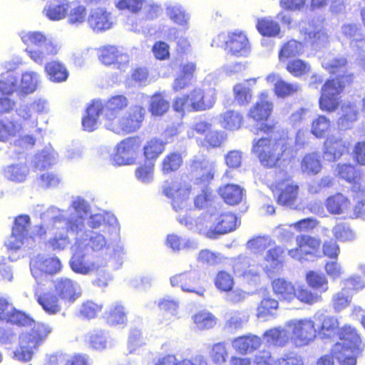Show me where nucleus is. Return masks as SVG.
I'll return each instance as SVG.
<instances>
[{
  "label": "nucleus",
  "mask_w": 365,
  "mask_h": 365,
  "mask_svg": "<svg viewBox=\"0 0 365 365\" xmlns=\"http://www.w3.org/2000/svg\"><path fill=\"white\" fill-rule=\"evenodd\" d=\"M138 149L136 140L131 138L123 140L116 146V153L113 158L114 163L118 165L133 164L136 159Z\"/></svg>",
  "instance_id": "412c9836"
},
{
  "label": "nucleus",
  "mask_w": 365,
  "mask_h": 365,
  "mask_svg": "<svg viewBox=\"0 0 365 365\" xmlns=\"http://www.w3.org/2000/svg\"><path fill=\"white\" fill-rule=\"evenodd\" d=\"M45 71L49 80L56 83L63 82L68 77V71L66 66L56 61L47 63L45 66Z\"/></svg>",
  "instance_id": "a18cd8bd"
},
{
  "label": "nucleus",
  "mask_w": 365,
  "mask_h": 365,
  "mask_svg": "<svg viewBox=\"0 0 365 365\" xmlns=\"http://www.w3.org/2000/svg\"><path fill=\"white\" fill-rule=\"evenodd\" d=\"M215 101L216 92L214 89L205 93L200 88H195L188 96L177 98L173 108L178 112L205 110L212 108Z\"/></svg>",
  "instance_id": "423d86ee"
},
{
  "label": "nucleus",
  "mask_w": 365,
  "mask_h": 365,
  "mask_svg": "<svg viewBox=\"0 0 365 365\" xmlns=\"http://www.w3.org/2000/svg\"><path fill=\"white\" fill-rule=\"evenodd\" d=\"M348 145V143L339 133L327 135L323 145L325 159L331 162L338 160L346 152Z\"/></svg>",
  "instance_id": "6ab92c4d"
},
{
  "label": "nucleus",
  "mask_w": 365,
  "mask_h": 365,
  "mask_svg": "<svg viewBox=\"0 0 365 365\" xmlns=\"http://www.w3.org/2000/svg\"><path fill=\"white\" fill-rule=\"evenodd\" d=\"M243 117L240 113L227 110L218 116V122L220 126L226 130H238L242 124Z\"/></svg>",
  "instance_id": "79ce46f5"
},
{
  "label": "nucleus",
  "mask_w": 365,
  "mask_h": 365,
  "mask_svg": "<svg viewBox=\"0 0 365 365\" xmlns=\"http://www.w3.org/2000/svg\"><path fill=\"white\" fill-rule=\"evenodd\" d=\"M338 335L339 341L332 348L336 353L343 349L348 352L351 350L353 353H361L364 349L365 345L355 328L345 325L339 330Z\"/></svg>",
  "instance_id": "f8f14e48"
},
{
  "label": "nucleus",
  "mask_w": 365,
  "mask_h": 365,
  "mask_svg": "<svg viewBox=\"0 0 365 365\" xmlns=\"http://www.w3.org/2000/svg\"><path fill=\"white\" fill-rule=\"evenodd\" d=\"M145 114V109L139 105L130 107L126 115L110 123H106V126L110 130L118 134H128L135 132L142 125Z\"/></svg>",
  "instance_id": "0eeeda50"
},
{
  "label": "nucleus",
  "mask_w": 365,
  "mask_h": 365,
  "mask_svg": "<svg viewBox=\"0 0 365 365\" xmlns=\"http://www.w3.org/2000/svg\"><path fill=\"white\" fill-rule=\"evenodd\" d=\"M143 149L146 159H156L163 152L165 143L162 140L153 138L146 143Z\"/></svg>",
  "instance_id": "e2e57ef3"
},
{
  "label": "nucleus",
  "mask_w": 365,
  "mask_h": 365,
  "mask_svg": "<svg viewBox=\"0 0 365 365\" xmlns=\"http://www.w3.org/2000/svg\"><path fill=\"white\" fill-rule=\"evenodd\" d=\"M90 205L84 199L74 198L67 210L51 207L41 215V225L37 227L38 236L46 240L53 250H63L71 242L68 234L81 239L83 248L89 252L101 250L106 245L105 236L96 232L85 231V219Z\"/></svg>",
  "instance_id": "f257e3e1"
},
{
  "label": "nucleus",
  "mask_w": 365,
  "mask_h": 365,
  "mask_svg": "<svg viewBox=\"0 0 365 365\" xmlns=\"http://www.w3.org/2000/svg\"><path fill=\"white\" fill-rule=\"evenodd\" d=\"M21 38L28 48L26 52L38 65L43 66L49 56H56L61 49V44L53 37H46L40 31H22Z\"/></svg>",
  "instance_id": "20e7f679"
},
{
  "label": "nucleus",
  "mask_w": 365,
  "mask_h": 365,
  "mask_svg": "<svg viewBox=\"0 0 365 365\" xmlns=\"http://www.w3.org/2000/svg\"><path fill=\"white\" fill-rule=\"evenodd\" d=\"M341 33L349 41L353 49L365 51V36L360 25L345 24L341 27Z\"/></svg>",
  "instance_id": "cd10ccee"
},
{
  "label": "nucleus",
  "mask_w": 365,
  "mask_h": 365,
  "mask_svg": "<svg viewBox=\"0 0 365 365\" xmlns=\"http://www.w3.org/2000/svg\"><path fill=\"white\" fill-rule=\"evenodd\" d=\"M69 0H52L44 6L43 13L51 21H61L66 18Z\"/></svg>",
  "instance_id": "2f4dec72"
},
{
  "label": "nucleus",
  "mask_w": 365,
  "mask_h": 365,
  "mask_svg": "<svg viewBox=\"0 0 365 365\" xmlns=\"http://www.w3.org/2000/svg\"><path fill=\"white\" fill-rule=\"evenodd\" d=\"M182 163V158L180 153H170L163 160L162 171L165 174L175 171L180 167Z\"/></svg>",
  "instance_id": "680f3d73"
},
{
  "label": "nucleus",
  "mask_w": 365,
  "mask_h": 365,
  "mask_svg": "<svg viewBox=\"0 0 365 365\" xmlns=\"http://www.w3.org/2000/svg\"><path fill=\"white\" fill-rule=\"evenodd\" d=\"M128 98L122 94L110 97L104 103H102L101 113L106 120V123L114 121L119 116L122 110L128 106Z\"/></svg>",
  "instance_id": "4be33fe9"
},
{
  "label": "nucleus",
  "mask_w": 365,
  "mask_h": 365,
  "mask_svg": "<svg viewBox=\"0 0 365 365\" xmlns=\"http://www.w3.org/2000/svg\"><path fill=\"white\" fill-rule=\"evenodd\" d=\"M256 27L259 33L264 36H277L281 31L279 24L272 16L258 19Z\"/></svg>",
  "instance_id": "09e8293b"
},
{
  "label": "nucleus",
  "mask_w": 365,
  "mask_h": 365,
  "mask_svg": "<svg viewBox=\"0 0 365 365\" xmlns=\"http://www.w3.org/2000/svg\"><path fill=\"white\" fill-rule=\"evenodd\" d=\"M261 267L262 266L255 264L251 258L245 256H240L233 262L235 274L247 279L257 276Z\"/></svg>",
  "instance_id": "473e14b6"
},
{
  "label": "nucleus",
  "mask_w": 365,
  "mask_h": 365,
  "mask_svg": "<svg viewBox=\"0 0 365 365\" xmlns=\"http://www.w3.org/2000/svg\"><path fill=\"white\" fill-rule=\"evenodd\" d=\"M249 315L245 311H235L230 313L226 326L231 329H238L248 321Z\"/></svg>",
  "instance_id": "774afa93"
},
{
  "label": "nucleus",
  "mask_w": 365,
  "mask_h": 365,
  "mask_svg": "<svg viewBox=\"0 0 365 365\" xmlns=\"http://www.w3.org/2000/svg\"><path fill=\"white\" fill-rule=\"evenodd\" d=\"M87 24L93 32L101 33L113 26L114 19L112 14L105 9L98 7L90 11Z\"/></svg>",
  "instance_id": "aec40b11"
},
{
  "label": "nucleus",
  "mask_w": 365,
  "mask_h": 365,
  "mask_svg": "<svg viewBox=\"0 0 365 365\" xmlns=\"http://www.w3.org/2000/svg\"><path fill=\"white\" fill-rule=\"evenodd\" d=\"M314 318L322 322L320 334L324 336L329 337L339 327L338 319L331 316H327L322 312H317Z\"/></svg>",
  "instance_id": "5fc2aeb1"
},
{
  "label": "nucleus",
  "mask_w": 365,
  "mask_h": 365,
  "mask_svg": "<svg viewBox=\"0 0 365 365\" xmlns=\"http://www.w3.org/2000/svg\"><path fill=\"white\" fill-rule=\"evenodd\" d=\"M31 272L36 279L45 274H53L61 269V263L57 257H44L38 255L30 262Z\"/></svg>",
  "instance_id": "a211bd4d"
},
{
  "label": "nucleus",
  "mask_w": 365,
  "mask_h": 365,
  "mask_svg": "<svg viewBox=\"0 0 365 365\" xmlns=\"http://www.w3.org/2000/svg\"><path fill=\"white\" fill-rule=\"evenodd\" d=\"M21 130V125L17 122L0 120V141H8L19 135Z\"/></svg>",
  "instance_id": "13d9d810"
},
{
  "label": "nucleus",
  "mask_w": 365,
  "mask_h": 365,
  "mask_svg": "<svg viewBox=\"0 0 365 365\" xmlns=\"http://www.w3.org/2000/svg\"><path fill=\"white\" fill-rule=\"evenodd\" d=\"M30 217L26 215L18 216L14 222L12 233L6 242L9 250H16L26 243L32 236L29 232Z\"/></svg>",
  "instance_id": "ddd939ff"
},
{
  "label": "nucleus",
  "mask_w": 365,
  "mask_h": 365,
  "mask_svg": "<svg viewBox=\"0 0 365 365\" xmlns=\"http://www.w3.org/2000/svg\"><path fill=\"white\" fill-rule=\"evenodd\" d=\"M0 320L17 325H29L33 319L25 313L16 310L6 299L0 298Z\"/></svg>",
  "instance_id": "b1692460"
},
{
  "label": "nucleus",
  "mask_w": 365,
  "mask_h": 365,
  "mask_svg": "<svg viewBox=\"0 0 365 365\" xmlns=\"http://www.w3.org/2000/svg\"><path fill=\"white\" fill-rule=\"evenodd\" d=\"M284 250L279 246H275L274 247H270L267 250L265 256L264 257V261L269 264L264 265L263 269L266 271L267 274L270 275L274 274L279 269L283 259L282 254Z\"/></svg>",
  "instance_id": "4c0bfd02"
},
{
  "label": "nucleus",
  "mask_w": 365,
  "mask_h": 365,
  "mask_svg": "<svg viewBox=\"0 0 365 365\" xmlns=\"http://www.w3.org/2000/svg\"><path fill=\"white\" fill-rule=\"evenodd\" d=\"M257 78L247 79L233 86L232 92L235 101L240 106H246L252 100V88L257 83Z\"/></svg>",
  "instance_id": "7c9ffc66"
},
{
  "label": "nucleus",
  "mask_w": 365,
  "mask_h": 365,
  "mask_svg": "<svg viewBox=\"0 0 365 365\" xmlns=\"http://www.w3.org/2000/svg\"><path fill=\"white\" fill-rule=\"evenodd\" d=\"M331 122L325 115H319L312 121L310 133L317 138H323L331 130Z\"/></svg>",
  "instance_id": "3c124183"
},
{
  "label": "nucleus",
  "mask_w": 365,
  "mask_h": 365,
  "mask_svg": "<svg viewBox=\"0 0 365 365\" xmlns=\"http://www.w3.org/2000/svg\"><path fill=\"white\" fill-rule=\"evenodd\" d=\"M261 344V338L254 334L240 336L232 341L233 349L244 355L252 353L260 346Z\"/></svg>",
  "instance_id": "72a5a7b5"
},
{
  "label": "nucleus",
  "mask_w": 365,
  "mask_h": 365,
  "mask_svg": "<svg viewBox=\"0 0 365 365\" xmlns=\"http://www.w3.org/2000/svg\"><path fill=\"white\" fill-rule=\"evenodd\" d=\"M191 170L196 178L207 182L214 176L215 165L204 156H199L192 161Z\"/></svg>",
  "instance_id": "c85d7f7f"
},
{
  "label": "nucleus",
  "mask_w": 365,
  "mask_h": 365,
  "mask_svg": "<svg viewBox=\"0 0 365 365\" xmlns=\"http://www.w3.org/2000/svg\"><path fill=\"white\" fill-rule=\"evenodd\" d=\"M35 298L43 309L49 314H56L61 310V299L56 293L46 292H35Z\"/></svg>",
  "instance_id": "f704fd0d"
},
{
  "label": "nucleus",
  "mask_w": 365,
  "mask_h": 365,
  "mask_svg": "<svg viewBox=\"0 0 365 365\" xmlns=\"http://www.w3.org/2000/svg\"><path fill=\"white\" fill-rule=\"evenodd\" d=\"M104 315L110 325H124L127 322L125 309L120 302L113 303L106 311Z\"/></svg>",
  "instance_id": "37998d69"
},
{
  "label": "nucleus",
  "mask_w": 365,
  "mask_h": 365,
  "mask_svg": "<svg viewBox=\"0 0 365 365\" xmlns=\"http://www.w3.org/2000/svg\"><path fill=\"white\" fill-rule=\"evenodd\" d=\"M165 11L168 17L175 24L188 27L190 15L182 6L178 3H169L166 4Z\"/></svg>",
  "instance_id": "ea45409f"
},
{
  "label": "nucleus",
  "mask_w": 365,
  "mask_h": 365,
  "mask_svg": "<svg viewBox=\"0 0 365 365\" xmlns=\"http://www.w3.org/2000/svg\"><path fill=\"white\" fill-rule=\"evenodd\" d=\"M304 51L303 44L296 40H291L284 43L279 53V60L284 61L289 58L301 55Z\"/></svg>",
  "instance_id": "6e6d98bb"
},
{
  "label": "nucleus",
  "mask_w": 365,
  "mask_h": 365,
  "mask_svg": "<svg viewBox=\"0 0 365 365\" xmlns=\"http://www.w3.org/2000/svg\"><path fill=\"white\" fill-rule=\"evenodd\" d=\"M301 88L299 83H289L282 79L277 83L274 93L278 97L285 98L299 92Z\"/></svg>",
  "instance_id": "338daca9"
},
{
  "label": "nucleus",
  "mask_w": 365,
  "mask_h": 365,
  "mask_svg": "<svg viewBox=\"0 0 365 365\" xmlns=\"http://www.w3.org/2000/svg\"><path fill=\"white\" fill-rule=\"evenodd\" d=\"M322 66L331 73L338 75L339 78L344 83H349L353 80V75L349 71V65L345 58L328 53L322 58Z\"/></svg>",
  "instance_id": "4468645a"
},
{
  "label": "nucleus",
  "mask_w": 365,
  "mask_h": 365,
  "mask_svg": "<svg viewBox=\"0 0 365 365\" xmlns=\"http://www.w3.org/2000/svg\"><path fill=\"white\" fill-rule=\"evenodd\" d=\"M290 331L284 327H277L267 330L263 338L267 344L274 346H284L290 341Z\"/></svg>",
  "instance_id": "e433bc0d"
},
{
  "label": "nucleus",
  "mask_w": 365,
  "mask_h": 365,
  "mask_svg": "<svg viewBox=\"0 0 365 365\" xmlns=\"http://www.w3.org/2000/svg\"><path fill=\"white\" fill-rule=\"evenodd\" d=\"M102 102L95 101L86 110V115L82 119L83 129L87 131H93L98 126L99 113H101Z\"/></svg>",
  "instance_id": "a19ab883"
},
{
  "label": "nucleus",
  "mask_w": 365,
  "mask_h": 365,
  "mask_svg": "<svg viewBox=\"0 0 365 365\" xmlns=\"http://www.w3.org/2000/svg\"><path fill=\"white\" fill-rule=\"evenodd\" d=\"M170 103L161 93L153 95L150 101V112L153 115H162L168 111Z\"/></svg>",
  "instance_id": "052dcab7"
},
{
  "label": "nucleus",
  "mask_w": 365,
  "mask_h": 365,
  "mask_svg": "<svg viewBox=\"0 0 365 365\" xmlns=\"http://www.w3.org/2000/svg\"><path fill=\"white\" fill-rule=\"evenodd\" d=\"M274 242L269 237H257L247 243V247L254 254H261L266 249L274 245Z\"/></svg>",
  "instance_id": "0e129e2a"
},
{
  "label": "nucleus",
  "mask_w": 365,
  "mask_h": 365,
  "mask_svg": "<svg viewBox=\"0 0 365 365\" xmlns=\"http://www.w3.org/2000/svg\"><path fill=\"white\" fill-rule=\"evenodd\" d=\"M166 197L171 199L172 205L176 212L187 210L190 203L189 197L191 193L195 194V188L185 181L175 180L168 182L163 188Z\"/></svg>",
  "instance_id": "9d476101"
},
{
  "label": "nucleus",
  "mask_w": 365,
  "mask_h": 365,
  "mask_svg": "<svg viewBox=\"0 0 365 365\" xmlns=\"http://www.w3.org/2000/svg\"><path fill=\"white\" fill-rule=\"evenodd\" d=\"M360 102L356 100L346 101L341 107V116L338 120V125L341 129L346 130L351 128L352 124L357 120L359 106Z\"/></svg>",
  "instance_id": "bb28decb"
},
{
  "label": "nucleus",
  "mask_w": 365,
  "mask_h": 365,
  "mask_svg": "<svg viewBox=\"0 0 365 365\" xmlns=\"http://www.w3.org/2000/svg\"><path fill=\"white\" fill-rule=\"evenodd\" d=\"M327 211L335 215H342L344 218L351 219L352 206L350 200L341 193L329 197L325 201Z\"/></svg>",
  "instance_id": "5701e85b"
},
{
  "label": "nucleus",
  "mask_w": 365,
  "mask_h": 365,
  "mask_svg": "<svg viewBox=\"0 0 365 365\" xmlns=\"http://www.w3.org/2000/svg\"><path fill=\"white\" fill-rule=\"evenodd\" d=\"M30 173L25 161L19 160L6 165L2 170L4 177L13 182L21 183L26 181Z\"/></svg>",
  "instance_id": "a878e982"
},
{
  "label": "nucleus",
  "mask_w": 365,
  "mask_h": 365,
  "mask_svg": "<svg viewBox=\"0 0 365 365\" xmlns=\"http://www.w3.org/2000/svg\"><path fill=\"white\" fill-rule=\"evenodd\" d=\"M57 157L58 154L52 147H46L34 156V166L38 170L46 169L56 162Z\"/></svg>",
  "instance_id": "c03bdc74"
},
{
  "label": "nucleus",
  "mask_w": 365,
  "mask_h": 365,
  "mask_svg": "<svg viewBox=\"0 0 365 365\" xmlns=\"http://www.w3.org/2000/svg\"><path fill=\"white\" fill-rule=\"evenodd\" d=\"M179 222L190 230H194L209 238L217 236L235 230L237 226V217L230 212L220 215L216 214H205L202 217L193 219L190 215L185 214L178 216Z\"/></svg>",
  "instance_id": "7ed1b4c3"
},
{
  "label": "nucleus",
  "mask_w": 365,
  "mask_h": 365,
  "mask_svg": "<svg viewBox=\"0 0 365 365\" xmlns=\"http://www.w3.org/2000/svg\"><path fill=\"white\" fill-rule=\"evenodd\" d=\"M72 249L73 255L70 261V265L74 272L88 274L99 271L102 266L100 264L99 259L91 257L89 252L84 250L83 242L80 237H77V241Z\"/></svg>",
  "instance_id": "1a4fd4ad"
},
{
  "label": "nucleus",
  "mask_w": 365,
  "mask_h": 365,
  "mask_svg": "<svg viewBox=\"0 0 365 365\" xmlns=\"http://www.w3.org/2000/svg\"><path fill=\"white\" fill-rule=\"evenodd\" d=\"M211 46L222 47L228 53L235 57L246 58L252 50L247 34L240 30L217 34L213 38Z\"/></svg>",
  "instance_id": "39448f33"
},
{
  "label": "nucleus",
  "mask_w": 365,
  "mask_h": 365,
  "mask_svg": "<svg viewBox=\"0 0 365 365\" xmlns=\"http://www.w3.org/2000/svg\"><path fill=\"white\" fill-rule=\"evenodd\" d=\"M172 287H180L185 292L195 293L203 296L205 289L200 285V278L197 273L186 272L175 274L170 278Z\"/></svg>",
  "instance_id": "dca6fc26"
},
{
  "label": "nucleus",
  "mask_w": 365,
  "mask_h": 365,
  "mask_svg": "<svg viewBox=\"0 0 365 365\" xmlns=\"http://www.w3.org/2000/svg\"><path fill=\"white\" fill-rule=\"evenodd\" d=\"M259 129L272 133L269 138H255L252 141V152L261 165L268 168L287 165L294 157L289 140L275 131L273 125L262 123Z\"/></svg>",
  "instance_id": "f03ea898"
},
{
  "label": "nucleus",
  "mask_w": 365,
  "mask_h": 365,
  "mask_svg": "<svg viewBox=\"0 0 365 365\" xmlns=\"http://www.w3.org/2000/svg\"><path fill=\"white\" fill-rule=\"evenodd\" d=\"M16 78L11 70L1 74L0 79V92L9 95L16 89Z\"/></svg>",
  "instance_id": "69168bd1"
},
{
  "label": "nucleus",
  "mask_w": 365,
  "mask_h": 365,
  "mask_svg": "<svg viewBox=\"0 0 365 365\" xmlns=\"http://www.w3.org/2000/svg\"><path fill=\"white\" fill-rule=\"evenodd\" d=\"M286 327L290 331V341L297 346L307 345L316 337L315 324L310 318L290 319Z\"/></svg>",
  "instance_id": "6e6552de"
},
{
  "label": "nucleus",
  "mask_w": 365,
  "mask_h": 365,
  "mask_svg": "<svg viewBox=\"0 0 365 365\" xmlns=\"http://www.w3.org/2000/svg\"><path fill=\"white\" fill-rule=\"evenodd\" d=\"M196 327L200 330L212 329L217 323L216 317L207 311H200L192 317Z\"/></svg>",
  "instance_id": "4d7b16f0"
},
{
  "label": "nucleus",
  "mask_w": 365,
  "mask_h": 365,
  "mask_svg": "<svg viewBox=\"0 0 365 365\" xmlns=\"http://www.w3.org/2000/svg\"><path fill=\"white\" fill-rule=\"evenodd\" d=\"M272 286L274 294L280 299L290 302L295 297L294 286L291 282L284 278L273 280Z\"/></svg>",
  "instance_id": "58836bf2"
},
{
  "label": "nucleus",
  "mask_w": 365,
  "mask_h": 365,
  "mask_svg": "<svg viewBox=\"0 0 365 365\" xmlns=\"http://www.w3.org/2000/svg\"><path fill=\"white\" fill-rule=\"evenodd\" d=\"M273 104L268 100V95L262 92L257 102L250 109L249 116L256 121L266 120L271 115Z\"/></svg>",
  "instance_id": "c756f323"
},
{
  "label": "nucleus",
  "mask_w": 365,
  "mask_h": 365,
  "mask_svg": "<svg viewBox=\"0 0 365 365\" xmlns=\"http://www.w3.org/2000/svg\"><path fill=\"white\" fill-rule=\"evenodd\" d=\"M298 188L297 185L287 182L278 197V202L282 205L293 207L298 195Z\"/></svg>",
  "instance_id": "864d4df0"
},
{
  "label": "nucleus",
  "mask_w": 365,
  "mask_h": 365,
  "mask_svg": "<svg viewBox=\"0 0 365 365\" xmlns=\"http://www.w3.org/2000/svg\"><path fill=\"white\" fill-rule=\"evenodd\" d=\"M299 30L304 40L310 43L314 49L324 47L329 42L327 32L320 27L301 21L299 23Z\"/></svg>",
  "instance_id": "f3484780"
},
{
  "label": "nucleus",
  "mask_w": 365,
  "mask_h": 365,
  "mask_svg": "<svg viewBox=\"0 0 365 365\" xmlns=\"http://www.w3.org/2000/svg\"><path fill=\"white\" fill-rule=\"evenodd\" d=\"M344 86L345 83L339 78L327 81L321 90L320 109L329 113L334 111L339 105V95Z\"/></svg>",
  "instance_id": "9b49d317"
},
{
  "label": "nucleus",
  "mask_w": 365,
  "mask_h": 365,
  "mask_svg": "<svg viewBox=\"0 0 365 365\" xmlns=\"http://www.w3.org/2000/svg\"><path fill=\"white\" fill-rule=\"evenodd\" d=\"M322 168L320 156L317 153L305 155L302 160L301 170L304 174L314 175L320 173Z\"/></svg>",
  "instance_id": "8fccbe9b"
},
{
  "label": "nucleus",
  "mask_w": 365,
  "mask_h": 365,
  "mask_svg": "<svg viewBox=\"0 0 365 365\" xmlns=\"http://www.w3.org/2000/svg\"><path fill=\"white\" fill-rule=\"evenodd\" d=\"M54 292L65 303L73 304L82 293L80 284L68 277H58L53 281Z\"/></svg>",
  "instance_id": "2eb2a0df"
},
{
  "label": "nucleus",
  "mask_w": 365,
  "mask_h": 365,
  "mask_svg": "<svg viewBox=\"0 0 365 365\" xmlns=\"http://www.w3.org/2000/svg\"><path fill=\"white\" fill-rule=\"evenodd\" d=\"M278 308V301L271 297H264L257 310V317L264 321L271 319L276 316Z\"/></svg>",
  "instance_id": "603ef678"
},
{
  "label": "nucleus",
  "mask_w": 365,
  "mask_h": 365,
  "mask_svg": "<svg viewBox=\"0 0 365 365\" xmlns=\"http://www.w3.org/2000/svg\"><path fill=\"white\" fill-rule=\"evenodd\" d=\"M41 344L38 339L29 333H24L19 338V346L14 351V357L19 361H28Z\"/></svg>",
  "instance_id": "393cba45"
},
{
  "label": "nucleus",
  "mask_w": 365,
  "mask_h": 365,
  "mask_svg": "<svg viewBox=\"0 0 365 365\" xmlns=\"http://www.w3.org/2000/svg\"><path fill=\"white\" fill-rule=\"evenodd\" d=\"M40 82V75L38 73L26 71L22 73L19 90L24 95L32 93L37 89Z\"/></svg>",
  "instance_id": "49530a36"
},
{
  "label": "nucleus",
  "mask_w": 365,
  "mask_h": 365,
  "mask_svg": "<svg viewBox=\"0 0 365 365\" xmlns=\"http://www.w3.org/2000/svg\"><path fill=\"white\" fill-rule=\"evenodd\" d=\"M219 193L227 204H239L243 198V190L237 185L228 184L219 189Z\"/></svg>",
  "instance_id": "de8ad7c7"
},
{
  "label": "nucleus",
  "mask_w": 365,
  "mask_h": 365,
  "mask_svg": "<svg viewBox=\"0 0 365 365\" xmlns=\"http://www.w3.org/2000/svg\"><path fill=\"white\" fill-rule=\"evenodd\" d=\"M306 280L309 287L321 292H325L329 289L328 280L324 274L310 271L306 275Z\"/></svg>",
  "instance_id": "bf43d9fd"
},
{
  "label": "nucleus",
  "mask_w": 365,
  "mask_h": 365,
  "mask_svg": "<svg viewBox=\"0 0 365 365\" xmlns=\"http://www.w3.org/2000/svg\"><path fill=\"white\" fill-rule=\"evenodd\" d=\"M86 7L78 1H71L66 16L67 23L74 27H80L88 22Z\"/></svg>",
  "instance_id": "c9c22d12"
}]
</instances>
